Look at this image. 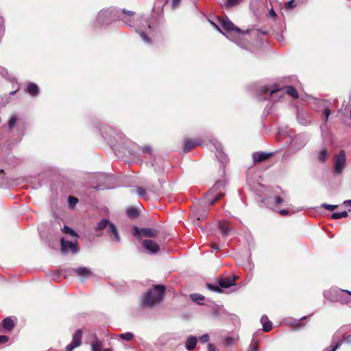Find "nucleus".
Wrapping results in <instances>:
<instances>
[{"mask_svg":"<svg viewBox=\"0 0 351 351\" xmlns=\"http://www.w3.org/2000/svg\"><path fill=\"white\" fill-rule=\"evenodd\" d=\"M38 86L34 83H29L27 86V91L32 96H35L38 93Z\"/></svg>","mask_w":351,"mask_h":351,"instance_id":"obj_28","label":"nucleus"},{"mask_svg":"<svg viewBox=\"0 0 351 351\" xmlns=\"http://www.w3.org/2000/svg\"><path fill=\"white\" fill-rule=\"evenodd\" d=\"M207 287L208 289H210L213 291L217 292V293L221 292V287H219V285L207 284Z\"/></svg>","mask_w":351,"mask_h":351,"instance_id":"obj_37","label":"nucleus"},{"mask_svg":"<svg viewBox=\"0 0 351 351\" xmlns=\"http://www.w3.org/2000/svg\"><path fill=\"white\" fill-rule=\"evenodd\" d=\"M339 346V344L338 343H335L331 345L330 350L326 349L325 351H335L338 348Z\"/></svg>","mask_w":351,"mask_h":351,"instance_id":"obj_48","label":"nucleus"},{"mask_svg":"<svg viewBox=\"0 0 351 351\" xmlns=\"http://www.w3.org/2000/svg\"><path fill=\"white\" fill-rule=\"evenodd\" d=\"M261 92L264 95L269 93V95L274 99L275 97H282L285 94H287L293 98H297L298 97L297 90L293 86H287L285 88L270 89L267 86H264L261 88Z\"/></svg>","mask_w":351,"mask_h":351,"instance_id":"obj_6","label":"nucleus"},{"mask_svg":"<svg viewBox=\"0 0 351 351\" xmlns=\"http://www.w3.org/2000/svg\"><path fill=\"white\" fill-rule=\"evenodd\" d=\"M62 232L65 234H69L73 237H77V234L71 228H69L67 226H64L63 228L62 229Z\"/></svg>","mask_w":351,"mask_h":351,"instance_id":"obj_34","label":"nucleus"},{"mask_svg":"<svg viewBox=\"0 0 351 351\" xmlns=\"http://www.w3.org/2000/svg\"><path fill=\"white\" fill-rule=\"evenodd\" d=\"M8 341V337L5 335H0V343H5Z\"/></svg>","mask_w":351,"mask_h":351,"instance_id":"obj_52","label":"nucleus"},{"mask_svg":"<svg viewBox=\"0 0 351 351\" xmlns=\"http://www.w3.org/2000/svg\"><path fill=\"white\" fill-rule=\"evenodd\" d=\"M121 12H122V14H126L127 16H130H130H132L134 15V14L133 12H132V11H128V10H126L125 9H123V10H121Z\"/></svg>","mask_w":351,"mask_h":351,"instance_id":"obj_49","label":"nucleus"},{"mask_svg":"<svg viewBox=\"0 0 351 351\" xmlns=\"http://www.w3.org/2000/svg\"><path fill=\"white\" fill-rule=\"evenodd\" d=\"M261 322L263 324V330L265 332H269L271 330L272 323L268 319L266 315H263L261 319Z\"/></svg>","mask_w":351,"mask_h":351,"instance_id":"obj_26","label":"nucleus"},{"mask_svg":"<svg viewBox=\"0 0 351 351\" xmlns=\"http://www.w3.org/2000/svg\"><path fill=\"white\" fill-rule=\"evenodd\" d=\"M0 73L5 78H8V71L6 69L0 66Z\"/></svg>","mask_w":351,"mask_h":351,"instance_id":"obj_42","label":"nucleus"},{"mask_svg":"<svg viewBox=\"0 0 351 351\" xmlns=\"http://www.w3.org/2000/svg\"><path fill=\"white\" fill-rule=\"evenodd\" d=\"M142 245L144 250L151 254H156L160 250L158 244L151 239L144 240Z\"/></svg>","mask_w":351,"mask_h":351,"instance_id":"obj_15","label":"nucleus"},{"mask_svg":"<svg viewBox=\"0 0 351 351\" xmlns=\"http://www.w3.org/2000/svg\"><path fill=\"white\" fill-rule=\"evenodd\" d=\"M208 216L206 210H199L195 208L191 213V218H195L197 221H203Z\"/></svg>","mask_w":351,"mask_h":351,"instance_id":"obj_19","label":"nucleus"},{"mask_svg":"<svg viewBox=\"0 0 351 351\" xmlns=\"http://www.w3.org/2000/svg\"><path fill=\"white\" fill-rule=\"evenodd\" d=\"M180 1L181 0H172V3H171L172 8H177L180 4Z\"/></svg>","mask_w":351,"mask_h":351,"instance_id":"obj_51","label":"nucleus"},{"mask_svg":"<svg viewBox=\"0 0 351 351\" xmlns=\"http://www.w3.org/2000/svg\"><path fill=\"white\" fill-rule=\"evenodd\" d=\"M134 334L131 332H128L119 335V338L125 341H130L134 338Z\"/></svg>","mask_w":351,"mask_h":351,"instance_id":"obj_32","label":"nucleus"},{"mask_svg":"<svg viewBox=\"0 0 351 351\" xmlns=\"http://www.w3.org/2000/svg\"><path fill=\"white\" fill-rule=\"evenodd\" d=\"M328 158V154L326 149H322L318 154V160L325 162Z\"/></svg>","mask_w":351,"mask_h":351,"instance_id":"obj_30","label":"nucleus"},{"mask_svg":"<svg viewBox=\"0 0 351 351\" xmlns=\"http://www.w3.org/2000/svg\"><path fill=\"white\" fill-rule=\"evenodd\" d=\"M142 150H143V152H146V153H150L151 152V148L149 147H148V146L143 147Z\"/></svg>","mask_w":351,"mask_h":351,"instance_id":"obj_54","label":"nucleus"},{"mask_svg":"<svg viewBox=\"0 0 351 351\" xmlns=\"http://www.w3.org/2000/svg\"><path fill=\"white\" fill-rule=\"evenodd\" d=\"M102 351H112V350L111 348H105L103 349Z\"/></svg>","mask_w":351,"mask_h":351,"instance_id":"obj_59","label":"nucleus"},{"mask_svg":"<svg viewBox=\"0 0 351 351\" xmlns=\"http://www.w3.org/2000/svg\"><path fill=\"white\" fill-rule=\"evenodd\" d=\"M306 318V316H303L300 319H295L293 318H287L283 320V323L289 326L292 327L295 330H298L300 328V322L301 320L305 319Z\"/></svg>","mask_w":351,"mask_h":351,"instance_id":"obj_17","label":"nucleus"},{"mask_svg":"<svg viewBox=\"0 0 351 351\" xmlns=\"http://www.w3.org/2000/svg\"><path fill=\"white\" fill-rule=\"evenodd\" d=\"M141 25L138 27L137 32L141 39L147 44L151 43V37L154 35V29L151 27L148 20L142 18L140 21Z\"/></svg>","mask_w":351,"mask_h":351,"instance_id":"obj_8","label":"nucleus"},{"mask_svg":"<svg viewBox=\"0 0 351 351\" xmlns=\"http://www.w3.org/2000/svg\"><path fill=\"white\" fill-rule=\"evenodd\" d=\"M118 12L119 14V16H121L120 11L118 10ZM125 18H127V16H125V17H123V18H121V16H120V18H119V19H122L126 24L131 26V21L130 19L128 20Z\"/></svg>","mask_w":351,"mask_h":351,"instance_id":"obj_50","label":"nucleus"},{"mask_svg":"<svg viewBox=\"0 0 351 351\" xmlns=\"http://www.w3.org/2000/svg\"><path fill=\"white\" fill-rule=\"evenodd\" d=\"M223 187V182H216L210 191L206 193L204 196V203L208 205H212L220 199L224 195V194L221 192V189Z\"/></svg>","mask_w":351,"mask_h":351,"instance_id":"obj_5","label":"nucleus"},{"mask_svg":"<svg viewBox=\"0 0 351 351\" xmlns=\"http://www.w3.org/2000/svg\"><path fill=\"white\" fill-rule=\"evenodd\" d=\"M279 213L281 215H286L289 213V210H286V209H282V210H279Z\"/></svg>","mask_w":351,"mask_h":351,"instance_id":"obj_56","label":"nucleus"},{"mask_svg":"<svg viewBox=\"0 0 351 351\" xmlns=\"http://www.w3.org/2000/svg\"><path fill=\"white\" fill-rule=\"evenodd\" d=\"M267 16L270 18L274 19L276 16V14L273 8L269 10Z\"/></svg>","mask_w":351,"mask_h":351,"instance_id":"obj_44","label":"nucleus"},{"mask_svg":"<svg viewBox=\"0 0 351 351\" xmlns=\"http://www.w3.org/2000/svg\"><path fill=\"white\" fill-rule=\"evenodd\" d=\"M237 277L234 276V278L232 279L230 278H226L219 280V285L221 288H229L233 285H234V282Z\"/></svg>","mask_w":351,"mask_h":351,"instance_id":"obj_21","label":"nucleus"},{"mask_svg":"<svg viewBox=\"0 0 351 351\" xmlns=\"http://www.w3.org/2000/svg\"><path fill=\"white\" fill-rule=\"evenodd\" d=\"M120 18L118 10L115 8H108L101 10L97 16V21L101 24H107Z\"/></svg>","mask_w":351,"mask_h":351,"instance_id":"obj_9","label":"nucleus"},{"mask_svg":"<svg viewBox=\"0 0 351 351\" xmlns=\"http://www.w3.org/2000/svg\"><path fill=\"white\" fill-rule=\"evenodd\" d=\"M219 25L211 22L212 25L217 30L223 34L228 39L236 43L239 46L243 48H246V45L243 43V36L245 34H250L253 36H258L259 34L263 35L266 32L260 29H253L244 32L239 27H236L227 17L219 18Z\"/></svg>","mask_w":351,"mask_h":351,"instance_id":"obj_1","label":"nucleus"},{"mask_svg":"<svg viewBox=\"0 0 351 351\" xmlns=\"http://www.w3.org/2000/svg\"><path fill=\"white\" fill-rule=\"evenodd\" d=\"M127 215L132 219H134L138 217V212L135 208H130L127 210Z\"/></svg>","mask_w":351,"mask_h":351,"instance_id":"obj_31","label":"nucleus"},{"mask_svg":"<svg viewBox=\"0 0 351 351\" xmlns=\"http://www.w3.org/2000/svg\"><path fill=\"white\" fill-rule=\"evenodd\" d=\"M136 191L139 197H145V191L143 187H141V186L137 187Z\"/></svg>","mask_w":351,"mask_h":351,"instance_id":"obj_39","label":"nucleus"},{"mask_svg":"<svg viewBox=\"0 0 351 351\" xmlns=\"http://www.w3.org/2000/svg\"><path fill=\"white\" fill-rule=\"evenodd\" d=\"M218 228L223 236H228L231 232V228L226 221H219Z\"/></svg>","mask_w":351,"mask_h":351,"instance_id":"obj_22","label":"nucleus"},{"mask_svg":"<svg viewBox=\"0 0 351 351\" xmlns=\"http://www.w3.org/2000/svg\"><path fill=\"white\" fill-rule=\"evenodd\" d=\"M210 141L216 149L217 158L221 161V162H226L227 161V156L223 152L221 143L215 138L210 140Z\"/></svg>","mask_w":351,"mask_h":351,"instance_id":"obj_16","label":"nucleus"},{"mask_svg":"<svg viewBox=\"0 0 351 351\" xmlns=\"http://www.w3.org/2000/svg\"><path fill=\"white\" fill-rule=\"evenodd\" d=\"M308 102H309L310 101H314V100H315V99H314V98H310L309 97H308Z\"/></svg>","mask_w":351,"mask_h":351,"instance_id":"obj_60","label":"nucleus"},{"mask_svg":"<svg viewBox=\"0 0 351 351\" xmlns=\"http://www.w3.org/2000/svg\"><path fill=\"white\" fill-rule=\"evenodd\" d=\"M208 351H216L215 347L211 343L208 345Z\"/></svg>","mask_w":351,"mask_h":351,"instance_id":"obj_55","label":"nucleus"},{"mask_svg":"<svg viewBox=\"0 0 351 351\" xmlns=\"http://www.w3.org/2000/svg\"><path fill=\"white\" fill-rule=\"evenodd\" d=\"M292 132L286 130H280L276 137L279 141L287 139L286 143H290L294 149V152L302 148L306 144V138L304 135L298 134L292 138Z\"/></svg>","mask_w":351,"mask_h":351,"instance_id":"obj_3","label":"nucleus"},{"mask_svg":"<svg viewBox=\"0 0 351 351\" xmlns=\"http://www.w3.org/2000/svg\"><path fill=\"white\" fill-rule=\"evenodd\" d=\"M82 330L78 329L73 335L71 342L66 346V351H73L82 343Z\"/></svg>","mask_w":351,"mask_h":351,"instance_id":"obj_13","label":"nucleus"},{"mask_svg":"<svg viewBox=\"0 0 351 351\" xmlns=\"http://www.w3.org/2000/svg\"><path fill=\"white\" fill-rule=\"evenodd\" d=\"M132 234L134 237L155 238L158 235V231L154 228L134 227Z\"/></svg>","mask_w":351,"mask_h":351,"instance_id":"obj_12","label":"nucleus"},{"mask_svg":"<svg viewBox=\"0 0 351 351\" xmlns=\"http://www.w3.org/2000/svg\"><path fill=\"white\" fill-rule=\"evenodd\" d=\"M343 204L346 206H351V200H346L344 201Z\"/></svg>","mask_w":351,"mask_h":351,"instance_id":"obj_57","label":"nucleus"},{"mask_svg":"<svg viewBox=\"0 0 351 351\" xmlns=\"http://www.w3.org/2000/svg\"><path fill=\"white\" fill-rule=\"evenodd\" d=\"M330 114V110L328 108H325L324 111V116L325 121H327Z\"/></svg>","mask_w":351,"mask_h":351,"instance_id":"obj_47","label":"nucleus"},{"mask_svg":"<svg viewBox=\"0 0 351 351\" xmlns=\"http://www.w3.org/2000/svg\"><path fill=\"white\" fill-rule=\"evenodd\" d=\"M348 217V213L346 211H343L341 213H334L332 215V218L334 219L346 218Z\"/></svg>","mask_w":351,"mask_h":351,"instance_id":"obj_35","label":"nucleus"},{"mask_svg":"<svg viewBox=\"0 0 351 351\" xmlns=\"http://www.w3.org/2000/svg\"><path fill=\"white\" fill-rule=\"evenodd\" d=\"M18 120L16 115H12L8 120V127L10 129H12Z\"/></svg>","mask_w":351,"mask_h":351,"instance_id":"obj_36","label":"nucleus"},{"mask_svg":"<svg viewBox=\"0 0 351 351\" xmlns=\"http://www.w3.org/2000/svg\"><path fill=\"white\" fill-rule=\"evenodd\" d=\"M240 0H227L225 5L228 8L234 7L239 3Z\"/></svg>","mask_w":351,"mask_h":351,"instance_id":"obj_38","label":"nucleus"},{"mask_svg":"<svg viewBox=\"0 0 351 351\" xmlns=\"http://www.w3.org/2000/svg\"><path fill=\"white\" fill-rule=\"evenodd\" d=\"M165 291V287L164 285H155L144 294L142 304L144 306L152 307L158 304L163 299Z\"/></svg>","mask_w":351,"mask_h":351,"instance_id":"obj_2","label":"nucleus"},{"mask_svg":"<svg viewBox=\"0 0 351 351\" xmlns=\"http://www.w3.org/2000/svg\"><path fill=\"white\" fill-rule=\"evenodd\" d=\"M200 145V142L198 141H194V140H191V139L186 140L184 141V152L187 153L189 151H191V149L193 147H194L197 145Z\"/></svg>","mask_w":351,"mask_h":351,"instance_id":"obj_23","label":"nucleus"},{"mask_svg":"<svg viewBox=\"0 0 351 351\" xmlns=\"http://www.w3.org/2000/svg\"><path fill=\"white\" fill-rule=\"evenodd\" d=\"M234 342V339L232 337H228L225 339V343L226 346H230Z\"/></svg>","mask_w":351,"mask_h":351,"instance_id":"obj_46","label":"nucleus"},{"mask_svg":"<svg viewBox=\"0 0 351 351\" xmlns=\"http://www.w3.org/2000/svg\"><path fill=\"white\" fill-rule=\"evenodd\" d=\"M208 340H209V335L208 334H204V335H202L200 337V341L202 343H205L208 342Z\"/></svg>","mask_w":351,"mask_h":351,"instance_id":"obj_43","label":"nucleus"},{"mask_svg":"<svg viewBox=\"0 0 351 351\" xmlns=\"http://www.w3.org/2000/svg\"><path fill=\"white\" fill-rule=\"evenodd\" d=\"M251 351H258V347L256 346H253L251 349Z\"/></svg>","mask_w":351,"mask_h":351,"instance_id":"obj_58","label":"nucleus"},{"mask_svg":"<svg viewBox=\"0 0 351 351\" xmlns=\"http://www.w3.org/2000/svg\"><path fill=\"white\" fill-rule=\"evenodd\" d=\"M297 119L300 124L305 125L307 123V119L306 114L304 112H298L297 114Z\"/></svg>","mask_w":351,"mask_h":351,"instance_id":"obj_29","label":"nucleus"},{"mask_svg":"<svg viewBox=\"0 0 351 351\" xmlns=\"http://www.w3.org/2000/svg\"><path fill=\"white\" fill-rule=\"evenodd\" d=\"M346 167V156L344 151L341 150L334 156V170L337 175H341Z\"/></svg>","mask_w":351,"mask_h":351,"instance_id":"obj_10","label":"nucleus"},{"mask_svg":"<svg viewBox=\"0 0 351 351\" xmlns=\"http://www.w3.org/2000/svg\"><path fill=\"white\" fill-rule=\"evenodd\" d=\"M61 251L62 253H67L69 252H71L73 254H75L78 252V249L77 247V242H72L67 240H65L64 238H61Z\"/></svg>","mask_w":351,"mask_h":351,"instance_id":"obj_14","label":"nucleus"},{"mask_svg":"<svg viewBox=\"0 0 351 351\" xmlns=\"http://www.w3.org/2000/svg\"><path fill=\"white\" fill-rule=\"evenodd\" d=\"M271 155V153L256 152L253 154L252 158L254 162H261L269 159Z\"/></svg>","mask_w":351,"mask_h":351,"instance_id":"obj_18","label":"nucleus"},{"mask_svg":"<svg viewBox=\"0 0 351 351\" xmlns=\"http://www.w3.org/2000/svg\"><path fill=\"white\" fill-rule=\"evenodd\" d=\"M322 208H324L327 210H335L337 206V205H331V204H322Z\"/></svg>","mask_w":351,"mask_h":351,"instance_id":"obj_40","label":"nucleus"},{"mask_svg":"<svg viewBox=\"0 0 351 351\" xmlns=\"http://www.w3.org/2000/svg\"><path fill=\"white\" fill-rule=\"evenodd\" d=\"M197 339L195 336H190L186 339L185 347L186 349L188 350H192L194 349L197 345Z\"/></svg>","mask_w":351,"mask_h":351,"instance_id":"obj_24","label":"nucleus"},{"mask_svg":"<svg viewBox=\"0 0 351 351\" xmlns=\"http://www.w3.org/2000/svg\"><path fill=\"white\" fill-rule=\"evenodd\" d=\"M282 195H283V197L275 196L274 198L271 197L267 198H263L261 199V202L267 208L274 210L276 208L280 206L283 202L287 201V197L286 193L285 191H282Z\"/></svg>","mask_w":351,"mask_h":351,"instance_id":"obj_11","label":"nucleus"},{"mask_svg":"<svg viewBox=\"0 0 351 351\" xmlns=\"http://www.w3.org/2000/svg\"><path fill=\"white\" fill-rule=\"evenodd\" d=\"M95 231L106 230L110 240L114 243H119L121 241V237L116 226L110 220L102 219L95 228Z\"/></svg>","mask_w":351,"mask_h":351,"instance_id":"obj_4","label":"nucleus"},{"mask_svg":"<svg viewBox=\"0 0 351 351\" xmlns=\"http://www.w3.org/2000/svg\"><path fill=\"white\" fill-rule=\"evenodd\" d=\"M94 340L91 342V351H102V342L98 339L95 334L93 335Z\"/></svg>","mask_w":351,"mask_h":351,"instance_id":"obj_25","label":"nucleus"},{"mask_svg":"<svg viewBox=\"0 0 351 351\" xmlns=\"http://www.w3.org/2000/svg\"><path fill=\"white\" fill-rule=\"evenodd\" d=\"M213 247L214 249H215V250H218V249H219V248H218V247H217V245H213Z\"/></svg>","mask_w":351,"mask_h":351,"instance_id":"obj_61","label":"nucleus"},{"mask_svg":"<svg viewBox=\"0 0 351 351\" xmlns=\"http://www.w3.org/2000/svg\"><path fill=\"white\" fill-rule=\"evenodd\" d=\"M2 326L5 330H11L14 326V323L10 317H6L3 320Z\"/></svg>","mask_w":351,"mask_h":351,"instance_id":"obj_27","label":"nucleus"},{"mask_svg":"<svg viewBox=\"0 0 351 351\" xmlns=\"http://www.w3.org/2000/svg\"><path fill=\"white\" fill-rule=\"evenodd\" d=\"M295 7V4L294 3V0H289L288 2L285 3L286 9H292Z\"/></svg>","mask_w":351,"mask_h":351,"instance_id":"obj_41","label":"nucleus"},{"mask_svg":"<svg viewBox=\"0 0 351 351\" xmlns=\"http://www.w3.org/2000/svg\"><path fill=\"white\" fill-rule=\"evenodd\" d=\"M343 341L346 343H351V335L345 337L343 338Z\"/></svg>","mask_w":351,"mask_h":351,"instance_id":"obj_53","label":"nucleus"},{"mask_svg":"<svg viewBox=\"0 0 351 351\" xmlns=\"http://www.w3.org/2000/svg\"><path fill=\"white\" fill-rule=\"evenodd\" d=\"M77 202H78L77 198L73 197V196L69 197V202L70 204L74 205V204H77Z\"/></svg>","mask_w":351,"mask_h":351,"instance_id":"obj_45","label":"nucleus"},{"mask_svg":"<svg viewBox=\"0 0 351 351\" xmlns=\"http://www.w3.org/2000/svg\"><path fill=\"white\" fill-rule=\"evenodd\" d=\"M348 295L351 298V292L338 288H331L324 293V297L332 302H350V300L344 298V295Z\"/></svg>","mask_w":351,"mask_h":351,"instance_id":"obj_7","label":"nucleus"},{"mask_svg":"<svg viewBox=\"0 0 351 351\" xmlns=\"http://www.w3.org/2000/svg\"><path fill=\"white\" fill-rule=\"evenodd\" d=\"M191 299L198 304H200V301L204 300V296L198 293H193L190 295Z\"/></svg>","mask_w":351,"mask_h":351,"instance_id":"obj_33","label":"nucleus"},{"mask_svg":"<svg viewBox=\"0 0 351 351\" xmlns=\"http://www.w3.org/2000/svg\"><path fill=\"white\" fill-rule=\"evenodd\" d=\"M74 272L77 276L82 277V278H87L91 274V271L85 267H80L76 269H74Z\"/></svg>","mask_w":351,"mask_h":351,"instance_id":"obj_20","label":"nucleus"},{"mask_svg":"<svg viewBox=\"0 0 351 351\" xmlns=\"http://www.w3.org/2000/svg\"><path fill=\"white\" fill-rule=\"evenodd\" d=\"M251 279H252V276H250V277L249 278L248 282H249V281H250V280H251Z\"/></svg>","mask_w":351,"mask_h":351,"instance_id":"obj_62","label":"nucleus"}]
</instances>
